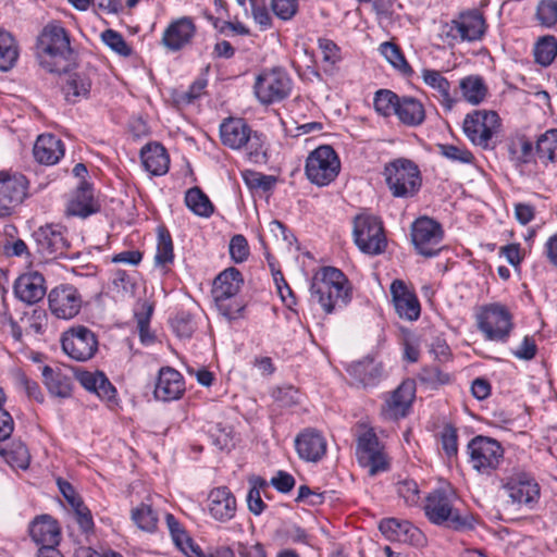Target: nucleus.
Returning <instances> with one entry per match:
<instances>
[{"label": "nucleus", "instance_id": "obj_14", "mask_svg": "<svg viewBox=\"0 0 557 557\" xmlns=\"http://www.w3.org/2000/svg\"><path fill=\"white\" fill-rule=\"evenodd\" d=\"M33 542L42 550L44 557H61L57 546L61 540V529L58 521L50 515L37 516L28 527Z\"/></svg>", "mask_w": 557, "mask_h": 557}, {"label": "nucleus", "instance_id": "obj_4", "mask_svg": "<svg viewBox=\"0 0 557 557\" xmlns=\"http://www.w3.org/2000/svg\"><path fill=\"white\" fill-rule=\"evenodd\" d=\"M486 22L478 10L461 12L456 18L442 26L441 36L449 46L463 41L480 40L486 32Z\"/></svg>", "mask_w": 557, "mask_h": 557}, {"label": "nucleus", "instance_id": "obj_1", "mask_svg": "<svg viewBox=\"0 0 557 557\" xmlns=\"http://www.w3.org/2000/svg\"><path fill=\"white\" fill-rule=\"evenodd\" d=\"M40 65L51 73H65L74 63V51L66 30L54 24L47 25L38 38Z\"/></svg>", "mask_w": 557, "mask_h": 557}, {"label": "nucleus", "instance_id": "obj_26", "mask_svg": "<svg viewBox=\"0 0 557 557\" xmlns=\"http://www.w3.org/2000/svg\"><path fill=\"white\" fill-rule=\"evenodd\" d=\"M416 387L412 381L403 382L386 400L384 414L388 419L404 418L414 398Z\"/></svg>", "mask_w": 557, "mask_h": 557}, {"label": "nucleus", "instance_id": "obj_38", "mask_svg": "<svg viewBox=\"0 0 557 557\" xmlns=\"http://www.w3.org/2000/svg\"><path fill=\"white\" fill-rule=\"evenodd\" d=\"M42 376L44 383L51 395L61 398L71 396L72 383L66 375L60 372H55L52 368L46 366L42 369Z\"/></svg>", "mask_w": 557, "mask_h": 557}, {"label": "nucleus", "instance_id": "obj_43", "mask_svg": "<svg viewBox=\"0 0 557 557\" xmlns=\"http://www.w3.org/2000/svg\"><path fill=\"white\" fill-rule=\"evenodd\" d=\"M0 455L14 468L26 469L29 465L28 449L20 441L13 442L10 447L0 448Z\"/></svg>", "mask_w": 557, "mask_h": 557}, {"label": "nucleus", "instance_id": "obj_5", "mask_svg": "<svg viewBox=\"0 0 557 557\" xmlns=\"http://www.w3.org/2000/svg\"><path fill=\"white\" fill-rule=\"evenodd\" d=\"M386 184L394 197L408 198L418 193L421 176L418 166L408 159H396L385 165Z\"/></svg>", "mask_w": 557, "mask_h": 557}, {"label": "nucleus", "instance_id": "obj_32", "mask_svg": "<svg viewBox=\"0 0 557 557\" xmlns=\"http://www.w3.org/2000/svg\"><path fill=\"white\" fill-rule=\"evenodd\" d=\"M78 381L84 388L95 393L100 399L111 401L115 398L116 389L102 372H83Z\"/></svg>", "mask_w": 557, "mask_h": 557}, {"label": "nucleus", "instance_id": "obj_58", "mask_svg": "<svg viewBox=\"0 0 557 557\" xmlns=\"http://www.w3.org/2000/svg\"><path fill=\"white\" fill-rule=\"evenodd\" d=\"M441 440L446 455L448 457L456 456L458 451V435L457 430L451 424H446L443 428Z\"/></svg>", "mask_w": 557, "mask_h": 557}, {"label": "nucleus", "instance_id": "obj_21", "mask_svg": "<svg viewBox=\"0 0 557 557\" xmlns=\"http://www.w3.org/2000/svg\"><path fill=\"white\" fill-rule=\"evenodd\" d=\"M391 295L395 310L399 318L416 321L420 317V302L413 292L409 290L401 280H395L391 284Z\"/></svg>", "mask_w": 557, "mask_h": 557}, {"label": "nucleus", "instance_id": "obj_29", "mask_svg": "<svg viewBox=\"0 0 557 557\" xmlns=\"http://www.w3.org/2000/svg\"><path fill=\"white\" fill-rule=\"evenodd\" d=\"M33 153L39 163L53 165L64 156L63 143L54 135H40L34 145Z\"/></svg>", "mask_w": 557, "mask_h": 557}, {"label": "nucleus", "instance_id": "obj_8", "mask_svg": "<svg viewBox=\"0 0 557 557\" xmlns=\"http://www.w3.org/2000/svg\"><path fill=\"white\" fill-rule=\"evenodd\" d=\"M339 170L341 161L331 146H319L307 157L305 172L308 180L317 186L329 185L337 177Z\"/></svg>", "mask_w": 557, "mask_h": 557}, {"label": "nucleus", "instance_id": "obj_52", "mask_svg": "<svg viewBox=\"0 0 557 557\" xmlns=\"http://www.w3.org/2000/svg\"><path fill=\"white\" fill-rule=\"evenodd\" d=\"M244 181L247 186L251 189H261L263 191L271 190L275 183L276 178L272 175H265L259 172L247 171L244 173Z\"/></svg>", "mask_w": 557, "mask_h": 557}, {"label": "nucleus", "instance_id": "obj_55", "mask_svg": "<svg viewBox=\"0 0 557 557\" xmlns=\"http://www.w3.org/2000/svg\"><path fill=\"white\" fill-rule=\"evenodd\" d=\"M536 16L542 25L553 26L557 22V1L543 0L537 5Z\"/></svg>", "mask_w": 557, "mask_h": 557}, {"label": "nucleus", "instance_id": "obj_17", "mask_svg": "<svg viewBox=\"0 0 557 557\" xmlns=\"http://www.w3.org/2000/svg\"><path fill=\"white\" fill-rule=\"evenodd\" d=\"M28 181L20 173L0 172V215H9L27 196Z\"/></svg>", "mask_w": 557, "mask_h": 557}, {"label": "nucleus", "instance_id": "obj_49", "mask_svg": "<svg viewBox=\"0 0 557 557\" xmlns=\"http://www.w3.org/2000/svg\"><path fill=\"white\" fill-rule=\"evenodd\" d=\"M174 259L173 243L168 231L160 230L158 234L157 252L154 262L157 265L164 267L172 263Z\"/></svg>", "mask_w": 557, "mask_h": 557}, {"label": "nucleus", "instance_id": "obj_13", "mask_svg": "<svg viewBox=\"0 0 557 557\" xmlns=\"http://www.w3.org/2000/svg\"><path fill=\"white\" fill-rule=\"evenodd\" d=\"M470 463L480 473H490L495 470L504 456L500 444L491 437L475 436L468 444Z\"/></svg>", "mask_w": 557, "mask_h": 557}, {"label": "nucleus", "instance_id": "obj_35", "mask_svg": "<svg viewBox=\"0 0 557 557\" xmlns=\"http://www.w3.org/2000/svg\"><path fill=\"white\" fill-rule=\"evenodd\" d=\"M165 522L175 545L188 557L200 556V548L194 545L182 524L171 513L165 515Z\"/></svg>", "mask_w": 557, "mask_h": 557}, {"label": "nucleus", "instance_id": "obj_36", "mask_svg": "<svg viewBox=\"0 0 557 557\" xmlns=\"http://www.w3.org/2000/svg\"><path fill=\"white\" fill-rule=\"evenodd\" d=\"M348 371L362 386L375 385L382 374V367L380 363L371 359L354 362L349 366Z\"/></svg>", "mask_w": 557, "mask_h": 557}, {"label": "nucleus", "instance_id": "obj_23", "mask_svg": "<svg viewBox=\"0 0 557 557\" xmlns=\"http://www.w3.org/2000/svg\"><path fill=\"white\" fill-rule=\"evenodd\" d=\"M45 277L39 272L22 274L14 284V294L23 302L34 305L46 295Z\"/></svg>", "mask_w": 557, "mask_h": 557}, {"label": "nucleus", "instance_id": "obj_18", "mask_svg": "<svg viewBox=\"0 0 557 557\" xmlns=\"http://www.w3.org/2000/svg\"><path fill=\"white\" fill-rule=\"evenodd\" d=\"M37 252L44 258L64 256L70 247L65 228L60 224L40 226L33 233Z\"/></svg>", "mask_w": 557, "mask_h": 557}, {"label": "nucleus", "instance_id": "obj_54", "mask_svg": "<svg viewBox=\"0 0 557 557\" xmlns=\"http://www.w3.org/2000/svg\"><path fill=\"white\" fill-rule=\"evenodd\" d=\"M404 524L405 521H400L396 518H386L380 522L379 529L389 541L400 542L405 530Z\"/></svg>", "mask_w": 557, "mask_h": 557}, {"label": "nucleus", "instance_id": "obj_15", "mask_svg": "<svg viewBox=\"0 0 557 557\" xmlns=\"http://www.w3.org/2000/svg\"><path fill=\"white\" fill-rule=\"evenodd\" d=\"M63 351L76 361H87L98 349L95 333L84 325L73 326L61 337Z\"/></svg>", "mask_w": 557, "mask_h": 557}, {"label": "nucleus", "instance_id": "obj_28", "mask_svg": "<svg viewBox=\"0 0 557 557\" xmlns=\"http://www.w3.org/2000/svg\"><path fill=\"white\" fill-rule=\"evenodd\" d=\"M99 210L100 205L94 198L90 185L82 182L67 203L66 214L85 219Z\"/></svg>", "mask_w": 557, "mask_h": 557}, {"label": "nucleus", "instance_id": "obj_37", "mask_svg": "<svg viewBox=\"0 0 557 557\" xmlns=\"http://www.w3.org/2000/svg\"><path fill=\"white\" fill-rule=\"evenodd\" d=\"M459 88L465 100L472 106L480 104L487 95V87L483 78L478 75H470L462 78L459 82Z\"/></svg>", "mask_w": 557, "mask_h": 557}, {"label": "nucleus", "instance_id": "obj_6", "mask_svg": "<svg viewBox=\"0 0 557 557\" xmlns=\"http://www.w3.org/2000/svg\"><path fill=\"white\" fill-rule=\"evenodd\" d=\"M502 126L497 112L492 110H474L465 116L462 131L466 137L482 149H493L492 143Z\"/></svg>", "mask_w": 557, "mask_h": 557}, {"label": "nucleus", "instance_id": "obj_9", "mask_svg": "<svg viewBox=\"0 0 557 557\" xmlns=\"http://www.w3.org/2000/svg\"><path fill=\"white\" fill-rule=\"evenodd\" d=\"M478 329L487 341L506 342L512 330V317L508 309L499 304L484 306L476 314Z\"/></svg>", "mask_w": 557, "mask_h": 557}, {"label": "nucleus", "instance_id": "obj_40", "mask_svg": "<svg viewBox=\"0 0 557 557\" xmlns=\"http://www.w3.org/2000/svg\"><path fill=\"white\" fill-rule=\"evenodd\" d=\"M18 58V47L13 36L0 28V71L11 70Z\"/></svg>", "mask_w": 557, "mask_h": 557}, {"label": "nucleus", "instance_id": "obj_22", "mask_svg": "<svg viewBox=\"0 0 557 557\" xmlns=\"http://www.w3.org/2000/svg\"><path fill=\"white\" fill-rule=\"evenodd\" d=\"M196 34V26L190 17H180L164 29L161 39L162 45L172 52H176L187 46Z\"/></svg>", "mask_w": 557, "mask_h": 557}, {"label": "nucleus", "instance_id": "obj_42", "mask_svg": "<svg viewBox=\"0 0 557 557\" xmlns=\"http://www.w3.org/2000/svg\"><path fill=\"white\" fill-rule=\"evenodd\" d=\"M379 50L385 60L400 73L404 75H410L412 73L411 66L405 59L400 48L397 45L391 41H385L380 45Z\"/></svg>", "mask_w": 557, "mask_h": 557}, {"label": "nucleus", "instance_id": "obj_62", "mask_svg": "<svg viewBox=\"0 0 557 557\" xmlns=\"http://www.w3.org/2000/svg\"><path fill=\"white\" fill-rule=\"evenodd\" d=\"M215 305L220 313L228 320L239 318L240 312L244 310V305L235 297L231 298L230 300L215 301Z\"/></svg>", "mask_w": 557, "mask_h": 557}, {"label": "nucleus", "instance_id": "obj_44", "mask_svg": "<svg viewBox=\"0 0 557 557\" xmlns=\"http://www.w3.org/2000/svg\"><path fill=\"white\" fill-rule=\"evenodd\" d=\"M400 98L401 97H399L392 90L380 89L374 95V109L382 116H391L392 114L396 113Z\"/></svg>", "mask_w": 557, "mask_h": 557}, {"label": "nucleus", "instance_id": "obj_50", "mask_svg": "<svg viewBox=\"0 0 557 557\" xmlns=\"http://www.w3.org/2000/svg\"><path fill=\"white\" fill-rule=\"evenodd\" d=\"M112 290L120 296L134 295L136 284L134 277L126 271H116L111 280Z\"/></svg>", "mask_w": 557, "mask_h": 557}, {"label": "nucleus", "instance_id": "obj_39", "mask_svg": "<svg viewBox=\"0 0 557 557\" xmlns=\"http://www.w3.org/2000/svg\"><path fill=\"white\" fill-rule=\"evenodd\" d=\"M91 81L85 73H73L69 76L63 90L67 101L76 102L89 95Z\"/></svg>", "mask_w": 557, "mask_h": 557}, {"label": "nucleus", "instance_id": "obj_45", "mask_svg": "<svg viewBox=\"0 0 557 557\" xmlns=\"http://www.w3.org/2000/svg\"><path fill=\"white\" fill-rule=\"evenodd\" d=\"M535 151L541 159L554 162L557 160V129L552 128L542 134L537 141Z\"/></svg>", "mask_w": 557, "mask_h": 557}, {"label": "nucleus", "instance_id": "obj_59", "mask_svg": "<svg viewBox=\"0 0 557 557\" xmlns=\"http://www.w3.org/2000/svg\"><path fill=\"white\" fill-rule=\"evenodd\" d=\"M273 398L281 407H290L298 403L299 394L293 386H283L273 392Z\"/></svg>", "mask_w": 557, "mask_h": 557}, {"label": "nucleus", "instance_id": "obj_64", "mask_svg": "<svg viewBox=\"0 0 557 557\" xmlns=\"http://www.w3.org/2000/svg\"><path fill=\"white\" fill-rule=\"evenodd\" d=\"M172 327L180 337H190L194 332L193 319L189 314L180 313L172 319Z\"/></svg>", "mask_w": 557, "mask_h": 557}, {"label": "nucleus", "instance_id": "obj_33", "mask_svg": "<svg viewBox=\"0 0 557 557\" xmlns=\"http://www.w3.org/2000/svg\"><path fill=\"white\" fill-rule=\"evenodd\" d=\"M395 115L407 126H419L425 120V110L421 101L413 97H401Z\"/></svg>", "mask_w": 557, "mask_h": 557}, {"label": "nucleus", "instance_id": "obj_31", "mask_svg": "<svg viewBox=\"0 0 557 557\" xmlns=\"http://www.w3.org/2000/svg\"><path fill=\"white\" fill-rule=\"evenodd\" d=\"M140 157L145 169L152 175L161 176L169 171L170 158L162 145L145 146L141 149Z\"/></svg>", "mask_w": 557, "mask_h": 557}, {"label": "nucleus", "instance_id": "obj_11", "mask_svg": "<svg viewBox=\"0 0 557 557\" xmlns=\"http://www.w3.org/2000/svg\"><path fill=\"white\" fill-rule=\"evenodd\" d=\"M253 89L260 102H278L290 94L292 79L283 69L264 70L256 77Z\"/></svg>", "mask_w": 557, "mask_h": 557}, {"label": "nucleus", "instance_id": "obj_10", "mask_svg": "<svg viewBox=\"0 0 557 557\" xmlns=\"http://www.w3.org/2000/svg\"><path fill=\"white\" fill-rule=\"evenodd\" d=\"M354 239L358 248L369 255H379L386 247L383 224L371 214H359L354 219Z\"/></svg>", "mask_w": 557, "mask_h": 557}, {"label": "nucleus", "instance_id": "obj_61", "mask_svg": "<svg viewBox=\"0 0 557 557\" xmlns=\"http://www.w3.org/2000/svg\"><path fill=\"white\" fill-rule=\"evenodd\" d=\"M318 44L322 51L324 62L334 65L341 61V49L333 40L320 38Z\"/></svg>", "mask_w": 557, "mask_h": 557}, {"label": "nucleus", "instance_id": "obj_19", "mask_svg": "<svg viewBox=\"0 0 557 557\" xmlns=\"http://www.w3.org/2000/svg\"><path fill=\"white\" fill-rule=\"evenodd\" d=\"M49 308L59 319H72L81 310L82 298L73 285H60L48 295Z\"/></svg>", "mask_w": 557, "mask_h": 557}, {"label": "nucleus", "instance_id": "obj_34", "mask_svg": "<svg viewBox=\"0 0 557 557\" xmlns=\"http://www.w3.org/2000/svg\"><path fill=\"white\" fill-rule=\"evenodd\" d=\"M421 76L425 85L437 91L442 106L451 110L456 99L450 95V83L435 70L423 69Z\"/></svg>", "mask_w": 557, "mask_h": 557}, {"label": "nucleus", "instance_id": "obj_20", "mask_svg": "<svg viewBox=\"0 0 557 557\" xmlns=\"http://www.w3.org/2000/svg\"><path fill=\"white\" fill-rule=\"evenodd\" d=\"M295 448L300 459L315 463L326 454V440L320 431L308 428L296 436Z\"/></svg>", "mask_w": 557, "mask_h": 557}, {"label": "nucleus", "instance_id": "obj_51", "mask_svg": "<svg viewBox=\"0 0 557 557\" xmlns=\"http://www.w3.org/2000/svg\"><path fill=\"white\" fill-rule=\"evenodd\" d=\"M101 39L112 51L120 55L127 57L132 52L123 36L116 30L106 29L101 34Z\"/></svg>", "mask_w": 557, "mask_h": 557}, {"label": "nucleus", "instance_id": "obj_41", "mask_svg": "<svg viewBox=\"0 0 557 557\" xmlns=\"http://www.w3.org/2000/svg\"><path fill=\"white\" fill-rule=\"evenodd\" d=\"M185 203L199 216L208 218L213 212L212 202L199 187H193L187 190L185 195Z\"/></svg>", "mask_w": 557, "mask_h": 557}, {"label": "nucleus", "instance_id": "obj_24", "mask_svg": "<svg viewBox=\"0 0 557 557\" xmlns=\"http://www.w3.org/2000/svg\"><path fill=\"white\" fill-rule=\"evenodd\" d=\"M236 508V498L226 486L213 488L209 493L208 509L216 521H230L235 517Z\"/></svg>", "mask_w": 557, "mask_h": 557}, {"label": "nucleus", "instance_id": "obj_16", "mask_svg": "<svg viewBox=\"0 0 557 557\" xmlns=\"http://www.w3.org/2000/svg\"><path fill=\"white\" fill-rule=\"evenodd\" d=\"M357 455L359 463L368 468L370 475L386 471L388 468L383 448L372 429L366 430L358 437Z\"/></svg>", "mask_w": 557, "mask_h": 557}, {"label": "nucleus", "instance_id": "obj_53", "mask_svg": "<svg viewBox=\"0 0 557 557\" xmlns=\"http://www.w3.org/2000/svg\"><path fill=\"white\" fill-rule=\"evenodd\" d=\"M438 150L445 158L461 163H472L474 160L473 154L466 148H461L454 145L441 144Z\"/></svg>", "mask_w": 557, "mask_h": 557}, {"label": "nucleus", "instance_id": "obj_30", "mask_svg": "<svg viewBox=\"0 0 557 557\" xmlns=\"http://www.w3.org/2000/svg\"><path fill=\"white\" fill-rule=\"evenodd\" d=\"M243 277L235 268H230L220 273L213 282L212 296L214 301L230 300L240 289Z\"/></svg>", "mask_w": 557, "mask_h": 557}, {"label": "nucleus", "instance_id": "obj_7", "mask_svg": "<svg viewBox=\"0 0 557 557\" xmlns=\"http://www.w3.org/2000/svg\"><path fill=\"white\" fill-rule=\"evenodd\" d=\"M220 137L224 146L231 149L246 147L249 158L259 162L264 157L260 137L251 134L250 127L242 119H227L220 126Z\"/></svg>", "mask_w": 557, "mask_h": 557}, {"label": "nucleus", "instance_id": "obj_63", "mask_svg": "<svg viewBox=\"0 0 557 557\" xmlns=\"http://www.w3.org/2000/svg\"><path fill=\"white\" fill-rule=\"evenodd\" d=\"M16 382L24 388L28 397L34 398L38 403L44 401V394L41 393L38 383L27 377L25 373H17Z\"/></svg>", "mask_w": 557, "mask_h": 557}, {"label": "nucleus", "instance_id": "obj_25", "mask_svg": "<svg viewBox=\"0 0 557 557\" xmlns=\"http://www.w3.org/2000/svg\"><path fill=\"white\" fill-rule=\"evenodd\" d=\"M184 391V380L178 371L170 367L160 369L153 391L157 399L163 401L175 400L182 396Z\"/></svg>", "mask_w": 557, "mask_h": 557}, {"label": "nucleus", "instance_id": "obj_57", "mask_svg": "<svg viewBox=\"0 0 557 557\" xmlns=\"http://www.w3.org/2000/svg\"><path fill=\"white\" fill-rule=\"evenodd\" d=\"M273 13L283 21L290 20L298 10V0H271Z\"/></svg>", "mask_w": 557, "mask_h": 557}, {"label": "nucleus", "instance_id": "obj_3", "mask_svg": "<svg viewBox=\"0 0 557 557\" xmlns=\"http://www.w3.org/2000/svg\"><path fill=\"white\" fill-rule=\"evenodd\" d=\"M454 493L446 490H436L426 498L424 506L428 519L437 525H446L460 531L473 528V520L469 516H461L453 505Z\"/></svg>", "mask_w": 557, "mask_h": 557}, {"label": "nucleus", "instance_id": "obj_47", "mask_svg": "<svg viewBox=\"0 0 557 557\" xmlns=\"http://www.w3.org/2000/svg\"><path fill=\"white\" fill-rule=\"evenodd\" d=\"M249 483L250 490L247 495L248 509L251 513L259 516L265 508L260 492L268 486V483L260 476L250 478Z\"/></svg>", "mask_w": 557, "mask_h": 557}, {"label": "nucleus", "instance_id": "obj_2", "mask_svg": "<svg viewBox=\"0 0 557 557\" xmlns=\"http://www.w3.org/2000/svg\"><path fill=\"white\" fill-rule=\"evenodd\" d=\"M311 299L318 301L326 313L345 306L350 299L348 281L344 273L333 267L322 268L312 277Z\"/></svg>", "mask_w": 557, "mask_h": 557}, {"label": "nucleus", "instance_id": "obj_48", "mask_svg": "<svg viewBox=\"0 0 557 557\" xmlns=\"http://www.w3.org/2000/svg\"><path fill=\"white\" fill-rule=\"evenodd\" d=\"M132 519L144 531L153 532L157 529L158 515L148 504H140L137 508L133 509Z\"/></svg>", "mask_w": 557, "mask_h": 557}, {"label": "nucleus", "instance_id": "obj_12", "mask_svg": "<svg viewBox=\"0 0 557 557\" xmlns=\"http://www.w3.org/2000/svg\"><path fill=\"white\" fill-rule=\"evenodd\" d=\"M443 238L442 225L429 216L418 218L411 225V240L421 256H436L442 250Z\"/></svg>", "mask_w": 557, "mask_h": 557}, {"label": "nucleus", "instance_id": "obj_27", "mask_svg": "<svg viewBox=\"0 0 557 557\" xmlns=\"http://www.w3.org/2000/svg\"><path fill=\"white\" fill-rule=\"evenodd\" d=\"M505 487L512 503L519 505L536 503L540 497L539 484L527 474L511 478Z\"/></svg>", "mask_w": 557, "mask_h": 557}, {"label": "nucleus", "instance_id": "obj_46", "mask_svg": "<svg viewBox=\"0 0 557 557\" xmlns=\"http://www.w3.org/2000/svg\"><path fill=\"white\" fill-rule=\"evenodd\" d=\"M557 55V41L553 36H544L539 39L534 47L535 61L548 66Z\"/></svg>", "mask_w": 557, "mask_h": 557}, {"label": "nucleus", "instance_id": "obj_60", "mask_svg": "<svg viewBox=\"0 0 557 557\" xmlns=\"http://www.w3.org/2000/svg\"><path fill=\"white\" fill-rule=\"evenodd\" d=\"M251 4V14L257 24L261 26L262 29H267L271 26V16L267 9V5L263 0H250Z\"/></svg>", "mask_w": 557, "mask_h": 557}, {"label": "nucleus", "instance_id": "obj_56", "mask_svg": "<svg viewBox=\"0 0 557 557\" xmlns=\"http://www.w3.org/2000/svg\"><path fill=\"white\" fill-rule=\"evenodd\" d=\"M230 255L236 263L244 262L249 256L247 239L240 235H234L230 242Z\"/></svg>", "mask_w": 557, "mask_h": 557}]
</instances>
